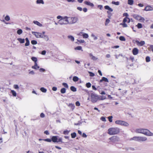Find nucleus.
<instances>
[{
	"instance_id": "obj_10",
	"label": "nucleus",
	"mask_w": 153,
	"mask_h": 153,
	"mask_svg": "<svg viewBox=\"0 0 153 153\" xmlns=\"http://www.w3.org/2000/svg\"><path fill=\"white\" fill-rule=\"evenodd\" d=\"M109 139L111 142H115L119 141V138L117 136H114L110 137Z\"/></svg>"
},
{
	"instance_id": "obj_53",
	"label": "nucleus",
	"mask_w": 153,
	"mask_h": 153,
	"mask_svg": "<svg viewBox=\"0 0 153 153\" xmlns=\"http://www.w3.org/2000/svg\"><path fill=\"white\" fill-rule=\"evenodd\" d=\"M69 133V131L68 130H65L63 131V134L65 135L68 134Z\"/></svg>"
},
{
	"instance_id": "obj_24",
	"label": "nucleus",
	"mask_w": 153,
	"mask_h": 153,
	"mask_svg": "<svg viewBox=\"0 0 153 153\" xmlns=\"http://www.w3.org/2000/svg\"><path fill=\"white\" fill-rule=\"evenodd\" d=\"M31 59L32 61L34 62V63L36 65V62L37 61V58L35 57H31Z\"/></svg>"
},
{
	"instance_id": "obj_31",
	"label": "nucleus",
	"mask_w": 153,
	"mask_h": 153,
	"mask_svg": "<svg viewBox=\"0 0 153 153\" xmlns=\"http://www.w3.org/2000/svg\"><path fill=\"white\" fill-rule=\"evenodd\" d=\"M128 4L132 5L133 4L134 1L133 0H128Z\"/></svg>"
},
{
	"instance_id": "obj_23",
	"label": "nucleus",
	"mask_w": 153,
	"mask_h": 153,
	"mask_svg": "<svg viewBox=\"0 0 153 153\" xmlns=\"http://www.w3.org/2000/svg\"><path fill=\"white\" fill-rule=\"evenodd\" d=\"M32 68L33 69H37L39 68V67L37 63H36V65L34 63V65L32 66Z\"/></svg>"
},
{
	"instance_id": "obj_29",
	"label": "nucleus",
	"mask_w": 153,
	"mask_h": 153,
	"mask_svg": "<svg viewBox=\"0 0 153 153\" xmlns=\"http://www.w3.org/2000/svg\"><path fill=\"white\" fill-rule=\"evenodd\" d=\"M60 92L62 94H63L66 92V89L65 88H62L60 90Z\"/></svg>"
},
{
	"instance_id": "obj_38",
	"label": "nucleus",
	"mask_w": 153,
	"mask_h": 153,
	"mask_svg": "<svg viewBox=\"0 0 153 153\" xmlns=\"http://www.w3.org/2000/svg\"><path fill=\"white\" fill-rule=\"evenodd\" d=\"M71 137L72 138H74L76 136V133L74 132V133H71Z\"/></svg>"
},
{
	"instance_id": "obj_16",
	"label": "nucleus",
	"mask_w": 153,
	"mask_h": 153,
	"mask_svg": "<svg viewBox=\"0 0 153 153\" xmlns=\"http://www.w3.org/2000/svg\"><path fill=\"white\" fill-rule=\"evenodd\" d=\"M45 31H43V34L42 35V38L46 40H48V36L46 35H45Z\"/></svg>"
},
{
	"instance_id": "obj_49",
	"label": "nucleus",
	"mask_w": 153,
	"mask_h": 153,
	"mask_svg": "<svg viewBox=\"0 0 153 153\" xmlns=\"http://www.w3.org/2000/svg\"><path fill=\"white\" fill-rule=\"evenodd\" d=\"M91 84L90 82L87 83L86 84V86L88 88H89L91 87Z\"/></svg>"
},
{
	"instance_id": "obj_14",
	"label": "nucleus",
	"mask_w": 153,
	"mask_h": 153,
	"mask_svg": "<svg viewBox=\"0 0 153 153\" xmlns=\"http://www.w3.org/2000/svg\"><path fill=\"white\" fill-rule=\"evenodd\" d=\"M84 3L87 5L90 6L91 7H93L94 6V4L93 3L88 1H85Z\"/></svg>"
},
{
	"instance_id": "obj_7",
	"label": "nucleus",
	"mask_w": 153,
	"mask_h": 153,
	"mask_svg": "<svg viewBox=\"0 0 153 153\" xmlns=\"http://www.w3.org/2000/svg\"><path fill=\"white\" fill-rule=\"evenodd\" d=\"M68 22L69 24H73L76 22L78 20L76 17H68Z\"/></svg>"
},
{
	"instance_id": "obj_45",
	"label": "nucleus",
	"mask_w": 153,
	"mask_h": 153,
	"mask_svg": "<svg viewBox=\"0 0 153 153\" xmlns=\"http://www.w3.org/2000/svg\"><path fill=\"white\" fill-rule=\"evenodd\" d=\"M82 49V48L80 46H78L76 47H75L74 48L75 50H81Z\"/></svg>"
},
{
	"instance_id": "obj_15",
	"label": "nucleus",
	"mask_w": 153,
	"mask_h": 153,
	"mask_svg": "<svg viewBox=\"0 0 153 153\" xmlns=\"http://www.w3.org/2000/svg\"><path fill=\"white\" fill-rule=\"evenodd\" d=\"M103 81H104L105 82H109L108 79L106 77H103L102 78V79H101V80H100L99 82H102Z\"/></svg>"
},
{
	"instance_id": "obj_33",
	"label": "nucleus",
	"mask_w": 153,
	"mask_h": 153,
	"mask_svg": "<svg viewBox=\"0 0 153 153\" xmlns=\"http://www.w3.org/2000/svg\"><path fill=\"white\" fill-rule=\"evenodd\" d=\"M138 29H140L142 27V24L141 23H138L137 25H136Z\"/></svg>"
},
{
	"instance_id": "obj_4",
	"label": "nucleus",
	"mask_w": 153,
	"mask_h": 153,
	"mask_svg": "<svg viewBox=\"0 0 153 153\" xmlns=\"http://www.w3.org/2000/svg\"><path fill=\"white\" fill-rule=\"evenodd\" d=\"M68 17L67 16L63 17L59 21L58 23L60 25H66L68 24Z\"/></svg>"
},
{
	"instance_id": "obj_18",
	"label": "nucleus",
	"mask_w": 153,
	"mask_h": 153,
	"mask_svg": "<svg viewBox=\"0 0 153 153\" xmlns=\"http://www.w3.org/2000/svg\"><path fill=\"white\" fill-rule=\"evenodd\" d=\"M104 8L105 9L111 12H112L113 11V10L108 5L105 6Z\"/></svg>"
},
{
	"instance_id": "obj_5",
	"label": "nucleus",
	"mask_w": 153,
	"mask_h": 153,
	"mask_svg": "<svg viewBox=\"0 0 153 153\" xmlns=\"http://www.w3.org/2000/svg\"><path fill=\"white\" fill-rule=\"evenodd\" d=\"M130 22V19L128 17H125L124 18L122 23L120 24V25H122L123 27H127V25L126 23V22L129 23Z\"/></svg>"
},
{
	"instance_id": "obj_21",
	"label": "nucleus",
	"mask_w": 153,
	"mask_h": 153,
	"mask_svg": "<svg viewBox=\"0 0 153 153\" xmlns=\"http://www.w3.org/2000/svg\"><path fill=\"white\" fill-rule=\"evenodd\" d=\"M152 8L150 6H146L145 8V10L146 11L151 10H152Z\"/></svg>"
},
{
	"instance_id": "obj_64",
	"label": "nucleus",
	"mask_w": 153,
	"mask_h": 153,
	"mask_svg": "<svg viewBox=\"0 0 153 153\" xmlns=\"http://www.w3.org/2000/svg\"><path fill=\"white\" fill-rule=\"evenodd\" d=\"M150 48L151 51L153 52V45H150Z\"/></svg>"
},
{
	"instance_id": "obj_51",
	"label": "nucleus",
	"mask_w": 153,
	"mask_h": 153,
	"mask_svg": "<svg viewBox=\"0 0 153 153\" xmlns=\"http://www.w3.org/2000/svg\"><path fill=\"white\" fill-rule=\"evenodd\" d=\"M5 19L6 21H8L10 20V18L9 16H6L5 17Z\"/></svg>"
},
{
	"instance_id": "obj_54",
	"label": "nucleus",
	"mask_w": 153,
	"mask_h": 153,
	"mask_svg": "<svg viewBox=\"0 0 153 153\" xmlns=\"http://www.w3.org/2000/svg\"><path fill=\"white\" fill-rule=\"evenodd\" d=\"M100 120L103 121H106L105 118L104 117H101L100 118Z\"/></svg>"
},
{
	"instance_id": "obj_27",
	"label": "nucleus",
	"mask_w": 153,
	"mask_h": 153,
	"mask_svg": "<svg viewBox=\"0 0 153 153\" xmlns=\"http://www.w3.org/2000/svg\"><path fill=\"white\" fill-rule=\"evenodd\" d=\"M129 124L123 121L121 124V126H127Z\"/></svg>"
},
{
	"instance_id": "obj_20",
	"label": "nucleus",
	"mask_w": 153,
	"mask_h": 153,
	"mask_svg": "<svg viewBox=\"0 0 153 153\" xmlns=\"http://www.w3.org/2000/svg\"><path fill=\"white\" fill-rule=\"evenodd\" d=\"M89 56L90 57H91V59L94 60H95L97 59V58L95 57V56H93L92 53H90L89 54Z\"/></svg>"
},
{
	"instance_id": "obj_11",
	"label": "nucleus",
	"mask_w": 153,
	"mask_h": 153,
	"mask_svg": "<svg viewBox=\"0 0 153 153\" xmlns=\"http://www.w3.org/2000/svg\"><path fill=\"white\" fill-rule=\"evenodd\" d=\"M137 45L138 46H142L145 44V42L144 41H141L140 42L138 40L136 41Z\"/></svg>"
},
{
	"instance_id": "obj_58",
	"label": "nucleus",
	"mask_w": 153,
	"mask_h": 153,
	"mask_svg": "<svg viewBox=\"0 0 153 153\" xmlns=\"http://www.w3.org/2000/svg\"><path fill=\"white\" fill-rule=\"evenodd\" d=\"M97 7L100 10H101L102 8V6L101 5H99L97 6Z\"/></svg>"
},
{
	"instance_id": "obj_1",
	"label": "nucleus",
	"mask_w": 153,
	"mask_h": 153,
	"mask_svg": "<svg viewBox=\"0 0 153 153\" xmlns=\"http://www.w3.org/2000/svg\"><path fill=\"white\" fill-rule=\"evenodd\" d=\"M120 131V129L118 127H111L108 129V133L110 135H116L119 134Z\"/></svg>"
},
{
	"instance_id": "obj_61",
	"label": "nucleus",
	"mask_w": 153,
	"mask_h": 153,
	"mask_svg": "<svg viewBox=\"0 0 153 153\" xmlns=\"http://www.w3.org/2000/svg\"><path fill=\"white\" fill-rule=\"evenodd\" d=\"M52 90H53V91H56L57 90V88L56 87H53L52 88Z\"/></svg>"
},
{
	"instance_id": "obj_3",
	"label": "nucleus",
	"mask_w": 153,
	"mask_h": 153,
	"mask_svg": "<svg viewBox=\"0 0 153 153\" xmlns=\"http://www.w3.org/2000/svg\"><path fill=\"white\" fill-rule=\"evenodd\" d=\"M99 97L97 94L94 93H92L91 95V101L93 103L96 102L99 100Z\"/></svg>"
},
{
	"instance_id": "obj_2",
	"label": "nucleus",
	"mask_w": 153,
	"mask_h": 153,
	"mask_svg": "<svg viewBox=\"0 0 153 153\" xmlns=\"http://www.w3.org/2000/svg\"><path fill=\"white\" fill-rule=\"evenodd\" d=\"M135 132L137 133H142L144 135L148 136H152L153 134L148 129L143 128H138L135 130Z\"/></svg>"
},
{
	"instance_id": "obj_63",
	"label": "nucleus",
	"mask_w": 153,
	"mask_h": 153,
	"mask_svg": "<svg viewBox=\"0 0 153 153\" xmlns=\"http://www.w3.org/2000/svg\"><path fill=\"white\" fill-rule=\"evenodd\" d=\"M129 59L131 60V61L132 62H133L134 60V58L133 57V56H131L129 58Z\"/></svg>"
},
{
	"instance_id": "obj_56",
	"label": "nucleus",
	"mask_w": 153,
	"mask_h": 153,
	"mask_svg": "<svg viewBox=\"0 0 153 153\" xmlns=\"http://www.w3.org/2000/svg\"><path fill=\"white\" fill-rule=\"evenodd\" d=\"M123 16H125L126 17H128L129 15L127 13H125L123 14Z\"/></svg>"
},
{
	"instance_id": "obj_9",
	"label": "nucleus",
	"mask_w": 153,
	"mask_h": 153,
	"mask_svg": "<svg viewBox=\"0 0 153 153\" xmlns=\"http://www.w3.org/2000/svg\"><path fill=\"white\" fill-rule=\"evenodd\" d=\"M32 34L35 35V37L37 38H42V35L43 34V32L42 33L36 32L32 31Z\"/></svg>"
},
{
	"instance_id": "obj_44",
	"label": "nucleus",
	"mask_w": 153,
	"mask_h": 153,
	"mask_svg": "<svg viewBox=\"0 0 153 153\" xmlns=\"http://www.w3.org/2000/svg\"><path fill=\"white\" fill-rule=\"evenodd\" d=\"M108 118L110 122L111 123L112 122V118H113V117L112 116H109Z\"/></svg>"
},
{
	"instance_id": "obj_17",
	"label": "nucleus",
	"mask_w": 153,
	"mask_h": 153,
	"mask_svg": "<svg viewBox=\"0 0 153 153\" xmlns=\"http://www.w3.org/2000/svg\"><path fill=\"white\" fill-rule=\"evenodd\" d=\"M139 136H135L130 139V140H134L135 141H138L139 140Z\"/></svg>"
},
{
	"instance_id": "obj_50",
	"label": "nucleus",
	"mask_w": 153,
	"mask_h": 153,
	"mask_svg": "<svg viewBox=\"0 0 153 153\" xmlns=\"http://www.w3.org/2000/svg\"><path fill=\"white\" fill-rule=\"evenodd\" d=\"M44 140L45 141H46V142H51L52 141L51 139H49V138H47V139H44Z\"/></svg>"
},
{
	"instance_id": "obj_32",
	"label": "nucleus",
	"mask_w": 153,
	"mask_h": 153,
	"mask_svg": "<svg viewBox=\"0 0 153 153\" xmlns=\"http://www.w3.org/2000/svg\"><path fill=\"white\" fill-rule=\"evenodd\" d=\"M68 106L71 107L72 110H73L75 107L74 104L72 103L69 104Z\"/></svg>"
},
{
	"instance_id": "obj_57",
	"label": "nucleus",
	"mask_w": 153,
	"mask_h": 153,
	"mask_svg": "<svg viewBox=\"0 0 153 153\" xmlns=\"http://www.w3.org/2000/svg\"><path fill=\"white\" fill-rule=\"evenodd\" d=\"M13 87L16 89H17L19 88L18 85H13Z\"/></svg>"
},
{
	"instance_id": "obj_13",
	"label": "nucleus",
	"mask_w": 153,
	"mask_h": 153,
	"mask_svg": "<svg viewBox=\"0 0 153 153\" xmlns=\"http://www.w3.org/2000/svg\"><path fill=\"white\" fill-rule=\"evenodd\" d=\"M147 140V138L146 137H139V142L145 141Z\"/></svg>"
},
{
	"instance_id": "obj_46",
	"label": "nucleus",
	"mask_w": 153,
	"mask_h": 153,
	"mask_svg": "<svg viewBox=\"0 0 153 153\" xmlns=\"http://www.w3.org/2000/svg\"><path fill=\"white\" fill-rule=\"evenodd\" d=\"M146 62H149L150 61V59L149 56H147L146 58Z\"/></svg>"
},
{
	"instance_id": "obj_60",
	"label": "nucleus",
	"mask_w": 153,
	"mask_h": 153,
	"mask_svg": "<svg viewBox=\"0 0 153 153\" xmlns=\"http://www.w3.org/2000/svg\"><path fill=\"white\" fill-rule=\"evenodd\" d=\"M40 116L41 117L43 118L45 117V115L43 113H42L41 114Z\"/></svg>"
},
{
	"instance_id": "obj_36",
	"label": "nucleus",
	"mask_w": 153,
	"mask_h": 153,
	"mask_svg": "<svg viewBox=\"0 0 153 153\" xmlns=\"http://www.w3.org/2000/svg\"><path fill=\"white\" fill-rule=\"evenodd\" d=\"M82 36L83 38H87L88 37V35L87 33H84L82 34Z\"/></svg>"
},
{
	"instance_id": "obj_25",
	"label": "nucleus",
	"mask_w": 153,
	"mask_h": 153,
	"mask_svg": "<svg viewBox=\"0 0 153 153\" xmlns=\"http://www.w3.org/2000/svg\"><path fill=\"white\" fill-rule=\"evenodd\" d=\"M25 40L26 41V42L25 44V45L26 46H27L29 45L30 42L27 38H25Z\"/></svg>"
},
{
	"instance_id": "obj_30",
	"label": "nucleus",
	"mask_w": 153,
	"mask_h": 153,
	"mask_svg": "<svg viewBox=\"0 0 153 153\" xmlns=\"http://www.w3.org/2000/svg\"><path fill=\"white\" fill-rule=\"evenodd\" d=\"M79 78L76 76H74L73 78V80L74 82H77Z\"/></svg>"
},
{
	"instance_id": "obj_47",
	"label": "nucleus",
	"mask_w": 153,
	"mask_h": 153,
	"mask_svg": "<svg viewBox=\"0 0 153 153\" xmlns=\"http://www.w3.org/2000/svg\"><path fill=\"white\" fill-rule=\"evenodd\" d=\"M106 97L103 96H101L100 97H99V100H102L105 99Z\"/></svg>"
},
{
	"instance_id": "obj_52",
	"label": "nucleus",
	"mask_w": 153,
	"mask_h": 153,
	"mask_svg": "<svg viewBox=\"0 0 153 153\" xmlns=\"http://www.w3.org/2000/svg\"><path fill=\"white\" fill-rule=\"evenodd\" d=\"M110 22V20L108 19H107L106 20L105 25H106Z\"/></svg>"
},
{
	"instance_id": "obj_41",
	"label": "nucleus",
	"mask_w": 153,
	"mask_h": 153,
	"mask_svg": "<svg viewBox=\"0 0 153 153\" xmlns=\"http://www.w3.org/2000/svg\"><path fill=\"white\" fill-rule=\"evenodd\" d=\"M62 85L65 88H68V85L67 84V83H65V82H64V83H62Z\"/></svg>"
},
{
	"instance_id": "obj_48",
	"label": "nucleus",
	"mask_w": 153,
	"mask_h": 153,
	"mask_svg": "<svg viewBox=\"0 0 153 153\" xmlns=\"http://www.w3.org/2000/svg\"><path fill=\"white\" fill-rule=\"evenodd\" d=\"M31 43L32 45H35L37 44V42L35 40H33L31 41Z\"/></svg>"
},
{
	"instance_id": "obj_37",
	"label": "nucleus",
	"mask_w": 153,
	"mask_h": 153,
	"mask_svg": "<svg viewBox=\"0 0 153 153\" xmlns=\"http://www.w3.org/2000/svg\"><path fill=\"white\" fill-rule=\"evenodd\" d=\"M119 39L120 40L122 41H125L126 39L123 36H120L119 37Z\"/></svg>"
},
{
	"instance_id": "obj_22",
	"label": "nucleus",
	"mask_w": 153,
	"mask_h": 153,
	"mask_svg": "<svg viewBox=\"0 0 153 153\" xmlns=\"http://www.w3.org/2000/svg\"><path fill=\"white\" fill-rule=\"evenodd\" d=\"M33 23L35 24H36L38 25V26L41 27L42 26V25L39 22L37 21H33Z\"/></svg>"
},
{
	"instance_id": "obj_55",
	"label": "nucleus",
	"mask_w": 153,
	"mask_h": 153,
	"mask_svg": "<svg viewBox=\"0 0 153 153\" xmlns=\"http://www.w3.org/2000/svg\"><path fill=\"white\" fill-rule=\"evenodd\" d=\"M89 74H90V76H94L95 75V74H94L92 72H89Z\"/></svg>"
},
{
	"instance_id": "obj_6",
	"label": "nucleus",
	"mask_w": 153,
	"mask_h": 153,
	"mask_svg": "<svg viewBox=\"0 0 153 153\" xmlns=\"http://www.w3.org/2000/svg\"><path fill=\"white\" fill-rule=\"evenodd\" d=\"M57 136H53L51 138L52 141L54 143H58L59 142L63 143L62 141V138H60L59 139L57 138Z\"/></svg>"
},
{
	"instance_id": "obj_12",
	"label": "nucleus",
	"mask_w": 153,
	"mask_h": 153,
	"mask_svg": "<svg viewBox=\"0 0 153 153\" xmlns=\"http://www.w3.org/2000/svg\"><path fill=\"white\" fill-rule=\"evenodd\" d=\"M132 52L134 55H136L138 53L139 50L137 48H134L133 49Z\"/></svg>"
},
{
	"instance_id": "obj_28",
	"label": "nucleus",
	"mask_w": 153,
	"mask_h": 153,
	"mask_svg": "<svg viewBox=\"0 0 153 153\" xmlns=\"http://www.w3.org/2000/svg\"><path fill=\"white\" fill-rule=\"evenodd\" d=\"M70 89L71 91L73 92H75L76 91V88L74 86H71L70 87Z\"/></svg>"
},
{
	"instance_id": "obj_59",
	"label": "nucleus",
	"mask_w": 153,
	"mask_h": 153,
	"mask_svg": "<svg viewBox=\"0 0 153 153\" xmlns=\"http://www.w3.org/2000/svg\"><path fill=\"white\" fill-rule=\"evenodd\" d=\"M75 104H76V105L78 106H80V103L79 101L76 102L75 103Z\"/></svg>"
},
{
	"instance_id": "obj_62",
	"label": "nucleus",
	"mask_w": 153,
	"mask_h": 153,
	"mask_svg": "<svg viewBox=\"0 0 153 153\" xmlns=\"http://www.w3.org/2000/svg\"><path fill=\"white\" fill-rule=\"evenodd\" d=\"M78 42L80 43H83L85 42V41L83 40H78Z\"/></svg>"
},
{
	"instance_id": "obj_40",
	"label": "nucleus",
	"mask_w": 153,
	"mask_h": 153,
	"mask_svg": "<svg viewBox=\"0 0 153 153\" xmlns=\"http://www.w3.org/2000/svg\"><path fill=\"white\" fill-rule=\"evenodd\" d=\"M40 90L43 92H46L47 91V90L44 87H42L40 88Z\"/></svg>"
},
{
	"instance_id": "obj_26",
	"label": "nucleus",
	"mask_w": 153,
	"mask_h": 153,
	"mask_svg": "<svg viewBox=\"0 0 153 153\" xmlns=\"http://www.w3.org/2000/svg\"><path fill=\"white\" fill-rule=\"evenodd\" d=\"M123 121L120 120H117L115 121V123L117 124L121 125Z\"/></svg>"
},
{
	"instance_id": "obj_42",
	"label": "nucleus",
	"mask_w": 153,
	"mask_h": 153,
	"mask_svg": "<svg viewBox=\"0 0 153 153\" xmlns=\"http://www.w3.org/2000/svg\"><path fill=\"white\" fill-rule=\"evenodd\" d=\"M11 93L13 96L16 97V93L15 91L14 90H11Z\"/></svg>"
},
{
	"instance_id": "obj_19",
	"label": "nucleus",
	"mask_w": 153,
	"mask_h": 153,
	"mask_svg": "<svg viewBox=\"0 0 153 153\" xmlns=\"http://www.w3.org/2000/svg\"><path fill=\"white\" fill-rule=\"evenodd\" d=\"M17 40H18L21 43H23L25 42V40L24 39H22L21 38H17Z\"/></svg>"
},
{
	"instance_id": "obj_39",
	"label": "nucleus",
	"mask_w": 153,
	"mask_h": 153,
	"mask_svg": "<svg viewBox=\"0 0 153 153\" xmlns=\"http://www.w3.org/2000/svg\"><path fill=\"white\" fill-rule=\"evenodd\" d=\"M112 4H115L116 5H118L119 4V2L118 1L115 2L114 1H112L111 2Z\"/></svg>"
},
{
	"instance_id": "obj_43",
	"label": "nucleus",
	"mask_w": 153,
	"mask_h": 153,
	"mask_svg": "<svg viewBox=\"0 0 153 153\" xmlns=\"http://www.w3.org/2000/svg\"><path fill=\"white\" fill-rule=\"evenodd\" d=\"M22 33V30L21 29H19L17 31V33L19 35H20Z\"/></svg>"
},
{
	"instance_id": "obj_8",
	"label": "nucleus",
	"mask_w": 153,
	"mask_h": 153,
	"mask_svg": "<svg viewBox=\"0 0 153 153\" xmlns=\"http://www.w3.org/2000/svg\"><path fill=\"white\" fill-rule=\"evenodd\" d=\"M132 16L134 19L140 21V22H144L145 20L143 18L137 14H134Z\"/></svg>"
},
{
	"instance_id": "obj_34",
	"label": "nucleus",
	"mask_w": 153,
	"mask_h": 153,
	"mask_svg": "<svg viewBox=\"0 0 153 153\" xmlns=\"http://www.w3.org/2000/svg\"><path fill=\"white\" fill-rule=\"evenodd\" d=\"M68 39H70L72 41H74V38L73 37V36L71 35H70L68 36Z\"/></svg>"
},
{
	"instance_id": "obj_35",
	"label": "nucleus",
	"mask_w": 153,
	"mask_h": 153,
	"mask_svg": "<svg viewBox=\"0 0 153 153\" xmlns=\"http://www.w3.org/2000/svg\"><path fill=\"white\" fill-rule=\"evenodd\" d=\"M37 4H44V2L43 0H37L36 1Z\"/></svg>"
}]
</instances>
